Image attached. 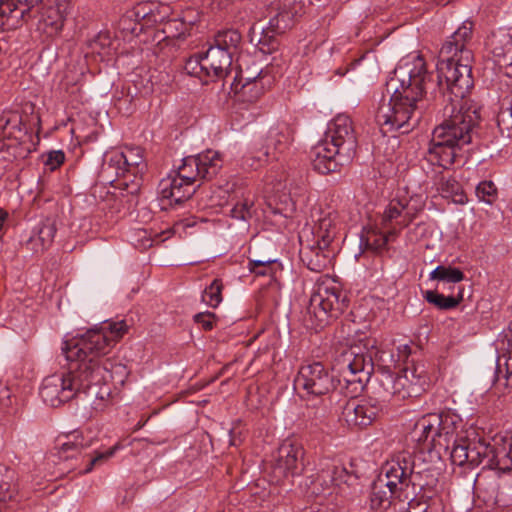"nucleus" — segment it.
<instances>
[{"mask_svg":"<svg viewBox=\"0 0 512 512\" xmlns=\"http://www.w3.org/2000/svg\"><path fill=\"white\" fill-rule=\"evenodd\" d=\"M465 275L462 270L452 266L438 265L429 274L430 280H438L443 283L457 284L463 281Z\"/></svg>","mask_w":512,"mask_h":512,"instance_id":"obj_44","label":"nucleus"},{"mask_svg":"<svg viewBox=\"0 0 512 512\" xmlns=\"http://www.w3.org/2000/svg\"><path fill=\"white\" fill-rule=\"evenodd\" d=\"M341 226L340 216L336 210L325 209L319 212L310 231H303L300 236L310 237V240L324 243V247H330L338 234Z\"/></svg>","mask_w":512,"mask_h":512,"instance_id":"obj_21","label":"nucleus"},{"mask_svg":"<svg viewBox=\"0 0 512 512\" xmlns=\"http://www.w3.org/2000/svg\"><path fill=\"white\" fill-rule=\"evenodd\" d=\"M441 424L434 434L432 448L441 455L442 452L450 455L451 462L458 466L474 468L479 465L480 456L487 451L483 437L475 432L471 435L460 436L463 428L462 418L448 410L438 413Z\"/></svg>","mask_w":512,"mask_h":512,"instance_id":"obj_5","label":"nucleus"},{"mask_svg":"<svg viewBox=\"0 0 512 512\" xmlns=\"http://www.w3.org/2000/svg\"><path fill=\"white\" fill-rule=\"evenodd\" d=\"M201 180H211L223 166V158L220 152L208 149L195 155Z\"/></svg>","mask_w":512,"mask_h":512,"instance_id":"obj_34","label":"nucleus"},{"mask_svg":"<svg viewBox=\"0 0 512 512\" xmlns=\"http://www.w3.org/2000/svg\"><path fill=\"white\" fill-rule=\"evenodd\" d=\"M332 370L339 376L338 383L345 382L352 392L362 389L373 372L371 355L362 346L344 348L334 359Z\"/></svg>","mask_w":512,"mask_h":512,"instance_id":"obj_9","label":"nucleus"},{"mask_svg":"<svg viewBox=\"0 0 512 512\" xmlns=\"http://www.w3.org/2000/svg\"><path fill=\"white\" fill-rule=\"evenodd\" d=\"M310 4L309 0H284L283 3H273L269 7L271 15L268 25L274 33H285L302 17Z\"/></svg>","mask_w":512,"mask_h":512,"instance_id":"obj_18","label":"nucleus"},{"mask_svg":"<svg viewBox=\"0 0 512 512\" xmlns=\"http://www.w3.org/2000/svg\"><path fill=\"white\" fill-rule=\"evenodd\" d=\"M194 321L205 331H210L215 324V315L211 312H201L194 316Z\"/></svg>","mask_w":512,"mask_h":512,"instance_id":"obj_57","label":"nucleus"},{"mask_svg":"<svg viewBox=\"0 0 512 512\" xmlns=\"http://www.w3.org/2000/svg\"><path fill=\"white\" fill-rule=\"evenodd\" d=\"M158 192L162 200H168L170 205L181 204L195 193V187L171 173L159 182Z\"/></svg>","mask_w":512,"mask_h":512,"instance_id":"obj_26","label":"nucleus"},{"mask_svg":"<svg viewBox=\"0 0 512 512\" xmlns=\"http://www.w3.org/2000/svg\"><path fill=\"white\" fill-rule=\"evenodd\" d=\"M430 378L423 363L407 364L394 374L385 369L378 377V395L383 399L394 398L398 401L418 397L429 387Z\"/></svg>","mask_w":512,"mask_h":512,"instance_id":"obj_6","label":"nucleus"},{"mask_svg":"<svg viewBox=\"0 0 512 512\" xmlns=\"http://www.w3.org/2000/svg\"><path fill=\"white\" fill-rule=\"evenodd\" d=\"M493 60L506 74L512 73V30L494 34L490 40Z\"/></svg>","mask_w":512,"mask_h":512,"instance_id":"obj_28","label":"nucleus"},{"mask_svg":"<svg viewBox=\"0 0 512 512\" xmlns=\"http://www.w3.org/2000/svg\"><path fill=\"white\" fill-rule=\"evenodd\" d=\"M421 210L422 207L414 205L411 200L392 199L382 213L381 229L390 230L392 240H396L401 230L408 227Z\"/></svg>","mask_w":512,"mask_h":512,"instance_id":"obj_16","label":"nucleus"},{"mask_svg":"<svg viewBox=\"0 0 512 512\" xmlns=\"http://www.w3.org/2000/svg\"><path fill=\"white\" fill-rule=\"evenodd\" d=\"M442 122L432 133L427 160L448 169L462 148L472 142L480 121V107L472 99H447L442 110Z\"/></svg>","mask_w":512,"mask_h":512,"instance_id":"obj_3","label":"nucleus"},{"mask_svg":"<svg viewBox=\"0 0 512 512\" xmlns=\"http://www.w3.org/2000/svg\"><path fill=\"white\" fill-rule=\"evenodd\" d=\"M423 298L439 310H451L463 300V288H459L456 296H445L436 290H426L423 292Z\"/></svg>","mask_w":512,"mask_h":512,"instance_id":"obj_40","label":"nucleus"},{"mask_svg":"<svg viewBox=\"0 0 512 512\" xmlns=\"http://www.w3.org/2000/svg\"><path fill=\"white\" fill-rule=\"evenodd\" d=\"M280 34L281 33H274L270 31L269 25L266 28H263L261 37L258 40L259 49L263 53H271L274 51L278 46L276 36Z\"/></svg>","mask_w":512,"mask_h":512,"instance_id":"obj_53","label":"nucleus"},{"mask_svg":"<svg viewBox=\"0 0 512 512\" xmlns=\"http://www.w3.org/2000/svg\"><path fill=\"white\" fill-rule=\"evenodd\" d=\"M24 12L20 10L12 0H3L0 2V28L3 30H11L17 28L22 19Z\"/></svg>","mask_w":512,"mask_h":512,"instance_id":"obj_38","label":"nucleus"},{"mask_svg":"<svg viewBox=\"0 0 512 512\" xmlns=\"http://www.w3.org/2000/svg\"><path fill=\"white\" fill-rule=\"evenodd\" d=\"M223 285L220 279H214L209 287L204 290L202 300L209 306L215 308L222 301Z\"/></svg>","mask_w":512,"mask_h":512,"instance_id":"obj_50","label":"nucleus"},{"mask_svg":"<svg viewBox=\"0 0 512 512\" xmlns=\"http://www.w3.org/2000/svg\"><path fill=\"white\" fill-rule=\"evenodd\" d=\"M89 53L100 56L101 60L109 59L115 52V41L109 32H99L87 43Z\"/></svg>","mask_w":512,"mask_h":512,"instance_id":"obj_39","label":"nucleus"},{"mask_svg":"<svg viewBox=\"0 0 512 512\" xmlns=\"http://www.w3.org/2000/svg\"><path fill=\"white\" fill-rule=\"evenodd\" d=\"M380 412L378 403L371 399H351L343 407L342 417L350 427H367Z\"/></svg>","mask_w":512,"mask_h":512,"instance_id":"obj_22","label":"nucleus"},{"mask_svg":"<svg viewBox=\"0 0 512 512\" xmlns=\"http://www.w3.org/2000/svg\"><path fill=\"white\" fill-rule=\"evenodd\" d=\"M476 196L479 201L488 205H492L498 198V190L496 185L490 180L481 181L475 189Z\"/></svg>","mask_w":512,"mask_h":512,"instance_id":"obj_48","label":"nucleus"},{"mask_svg":"<svg viewBox=\"0 0 512 512\" xmlns=\"http://www.w3.org/2000/svg\"><path fill=\"white\" fill-rule=\"evenodd\" d=\"M293 135V129L285 123L272 127L267 137L266 155H269V149L271 148L279 153H283L293 141Z\"/></svg>","mask_w":512,"mask_h":512,"instance_id":"obj_37","label":"nucleus"},{"mask_svg":"<svg viewBox=\"0 0 512 512\" xmlns=\"http://www.w3.org/2000/svg\"><path fill=\"white\" fill-rule=\"evenodd\" d=\"M474 23L465 20L444 42L437 64L439 85L445 81L448 98L468 99L466 94L473 87L472 51Z\"/></svg>","mask_w":512,"mask_h":512,"instance_id":"obj_4","label":"nucleus"},{"mask_svg":"<svg viewBox=\"0 0 512 512\" xmlns=\"http://www.w3.org/2000/svg\"><path fill=\"white\" fill-rule=\"evenodd\" d=\"M179 16L188 31L199 21L200 18L199 12L195 8L191 7L183 10Z\"/></svg>","mask_w":512,"mask_h":512,"instance_id":"obj_56","label":"nucleus"},{"mask_svg":"<svg viewBox=\"0 0 512 512\" xmlns=\"http://www.w3.org/2000/svg\"><path fill=\"white\" fill-rule=\"evenodd\" d=\"M18 123L19 116L17 114H13L9 118H0V149L4 146L2 139L11 137L13 134L12 129H15Z\"/></svg>","mask_w":512,"mask_h":512,"instance_id":"obj_54","label":"nucleus"},{"mask_svg":"<svg viewBox=\"0 0 512 512\" xmlns=\"http://www.w3.org/2000/svg\"><path fill=\"white\" fill-rule=\"evenodd\" d=\"M172 14L170 5L157 1H146L138 3L132 10L128 11L121 19L123 29L138 34L145 28L165 25V22Z\"/></svg>","mask_w":512,"mask_h":512,"instance_id":"obj_12","label":"nucleus"},{"mask_svg":"<svg viewBox=\"0 0 512 512\" xmlns=\"http://www.w3.org/2000/svg\"><path fill=\"white\" fill-rule=\"evenodd\" d=\"M232 64L231 55L211 45L204 54H196L187 61L186 70L194 75L204 73L211 78H225Z\"/></svg>","mask_w":512,"mask_h":512,"instance_id":"obj_14","label":"nucleus"},{"mask_svg":"<svg viewBox=\"0 0 512 512\" xmlns=\"http://www.w3.org/2000/svg\"><path fill=\"white\" fill-rule=\"evenodd\" d=\"M350 160L342 155L339 148L330 145L324 140L317 143L311 150L312 166L320 174L336 172L344 162Z\"/></svg>","mask_w":512,"mask_h":512,"instance_id":"obj_24","label":"nucleus"},{"mask_svg":"<svg viewBox=\"0 0 512 512\" xmlns=\"http://www.w3.org/2000/svg\"><path fill=\"white\" fill-rule=\"evenodd\" d=\"M295 388L299 391L301 398L310 401L323 397L332 392L335 388L334 376L322 362L313 361L303 363L295 378Z\"/></svg>","mask_w":512,"mask_h":512,"instance_id":"obj_11","label":"nucleus"},{"mask_svg":"<svg viewBox=\"0 0 512 512\" xmlns=\"http://www.w3.org/2000/svg\"><path fill=\"white\" fill-rule=\"evenodd\" d=\"M441 424V420L438 417V413H429L419 418L411 431V438L413 441L421 444H427L426 448L430 451H434L432 448V440L434 434L437 433V429Z\"/></svg>","mask_w":512,"mask_h":512,"instance_id":"obj_31","label":"nucleus"},{"mask_svg":"<svg viewBox=\"0 0 512 512\" xmlns=\"http://www.w3.org/2000/svg\"><path fill=\"white\" fill-rule=\"evenodd\" d=\"M241 34L234 29L218 32L214 39V47H219L228 52L231 56L241 43Z\"/></svg>","mask_w":512,"mask_h":512,"instance_id":"obj_43","label":"nucleus"},{"mask_svg":"<svg viewBox=\"0 0 512 512\" xmlns=\"http://www.w3.org/2000/svg\"><path fill=\"white\" fill-rule=\"evenodd\" d=\"M40 396L46 404L52 407H58L65 403L64 400H62V397H60L56 386L51 383L50 376L44 378L40 388Z\"/></svg>","mask_w":512,"mask_h":512,"instance_id":"obj_47","label":"nucleus"},{"mask_svg":"<svg viewBox=\"0 0 512 512\" xmlns=\"http://www.w3.org/2000/svg\"><path fill=\"white\" fill-rule=\"evenodd\" d=\"M394 499L400 501L409 500V495L399 487H393L390 480L380 476L372 485L370 494V506L377 512L387 510Z\"/></svg>","mask_w":512,"mask_h":512,"instance_id":"obj_25","label":"nucleus"},{"mask_svg":"<svg viewBox=\"0 0 512 512\" xmlns=\"http://www.w3.org/2000/svg\"><path fill=\"white\" fill-rule=\"evenodd\" d=\"M119 449V445L116 444L106 450L105 452H96L93 456H90L86 466L79 470V474H87L93 470L95 466L103 464L109 458H111L115 452Z\"/></svg>","mask_w":512,"mask_h":512,"instance_id":"obj_51","label":"nucleus"},{"mask_svg":"<svg viewBox=\"0 0 512 512\" xmlns=\"http://www.w3.org/2000/svg\"><path fill=\"white\" fill-rule=\"evenodd\" d=\"M347 306L346 294L339 284L328 275L321 276L314 285L307 308L311 327L322 329L330 319L342 314Z\"/></svg>","mask_w":512,"mask_h":512,"instance_id":"obj_7","label":"nucleus"},{"mask_svg":"<svg viewBox=\"0 0 512 512\" xmlns=\"http://www.w3.org/2000/svg\"><path fill=\"white\" fill-rule=\"evenodd\" d=\"M107 168L113 169L119 178L127 179L123 184L128 186V181L136 191L140 185L141 175L146 169L143 151L139 147H124L122 150L112 151L106 163Z\"/></svg>","mask_w":512,"mask_h":512,"instance_id":"obj_13","label":"nucleus"},{"mask_svg":"<svg viewBox=\"0 0 512 512\" xmlns=\"http://www.w3.org/2000/svg\"><path fill=\"white\" fill-rule=\"evenodd\" d=\"M91 439H86L81 431L75 430L57 438L58 455L60 459L77 458L82 450L91 446Z\"/></svg>","mask_w":512,"mask_h":512,"instance_id":"obj_30","label":"nucleus"},{"mask_svg":"<svg viewBox=\"0 0 512 512\" xmlns=\"http://www.w3.org/2000/svg\"><path fill=\"white\" fill-rule=\"evenodd\" d=\"M56 232L55 219L46 218L33 229L25 246L35 253L43 252L52 245Z\"/></svg>","mask_w":512,"mask_h":512,"instance_id":"obj_29","label":"nucleus"},{"mask_svg":"<svg viewBox=\"0 0 512 512\" xmlns=\"http://www.w3.org/2000/svg\"><path fill=\"white\" fill-rule=\"evenodd\" d=\"M272 82V77L267 72L260 70L254 78H245V82L237 93L243 101L253 103L263 95L267 88L271 87Z\"/></svg>","mask_w":512,"mask_h":512,"instance_id":"obj_32","label":"nucleus"},{"mask_svg":"<svg viewBox=\"0 0 512 512\" xmlns=\"http://www.w3.org/2000/svg\"><path fill=\"white\" fill-rule=\"evenodd\" d=\"M275 259L267 258L263 260H250L249 261V270L256 275H266L271 269L272 265L275 263Z\"/></svg>","mask_w":512,"mask_h":512,"instance_id":"obj_55","label":"nucleus"},{"mask_svg":"<svg viewBox=\"0 0 512 512\" xmlns=\"http://www.w3.org/2000/svg\"><path fill=\"white\" fill-rule=\"evenodd\" d=\"M398 350L403 353V357L405 358H407L410 353V347L408 345L399 346Z\"/></svg>","mask_w":512,"mask_h":512,"instance_id":"obj_62","label":"nucleus"},{"mask_svg":"<svg viewBox=\"0 0 512 512\" xmlns=\"http://www.w3.org/2000/svg\"><path fill=\"white\" fill-rule=\"evenodd\" d=\"M322 140L339 148L346 159H352L355 154L357 140L351 118L345 114L336 115L328 123Z\"/></svg>","mask_w":512,"mask_h":512,"instance_id":"obj_17","label":"nucleus"},{"mask_svg":"<svg viewBox=\"0 0 512 512\" xmlns=\"http://www.w3.org/2000/svg\"><path fill=\"white\" fill-rule=\"evenodd\" d=\"M393 241L390 235V230L381 231L380 229L374 228L368 231L365 246L367 249L372 250L377 254H381L387 251L388 242Z\"/></svg>","mask_w":512,"mask_h":512,"instance_id":"obj_42","label":"nucleus"},{"mask_svg":"<svg viewBox=\"0 0 512 512\" xmlns=\"http://www.w3.org/2000/svg\"><path fill=\"white\" fill-rule=\"evenodd\" d=\"M233 206L230 209V217L235 220L248 222L254 214L255 197L247 189L241 188L232 198Z\"/></svg>","mask_w":512,"mask_h":512,"instance_id":"obj_33","label":"nucleus"},{"mask_svg":"<svg viewBox=\"0 0 512 512\" xmlns=\"http://www.w3.org/2000/svg\"><path fill=\"white\" fill-rule=\"evenodd\" d=\"M300 259L306 267L314 272H322L331 265L334 253L324 243L310 240V237L299 236Z\"/></svg>","mask_w":512,"mask_h":512,"instance_id":"obj_23","label":"nucleus"},{"mask_svg":"<svg viewBox=\"0 0 512 512\" xmlns=\"http://www.w3.org/2000/svg\"><path fill=\"white\" fill-rule=\"evenodd\" d=\"M162 31L167 34V37L181 38L185 36L189 31L182 23L179 15L173 18H168L163 26Z\"/></svg>","mask_w":512,"mask_h":512,"instance_id":"obj_52","label":"nucleus"},{"mask_svg":"<svg viewBox=\"0 0 512 512\" xmlns=\"http://www.w3.org/2000/svg\"><path fill=\"white\" fill-rule=\"evenodd\" d=\"M304 454L301 444L285 440L278 448L274 472L283 477L301 474L304 466Z\"/></svg>","mask_w":512,"mask_h":512,"instance_id":"obj_20","label":"nucleus"},{"mask_svg":"<svg viewBox=\"0 0 512 512\" xmlns=\"http://www.w3.org/2000/svg\"><path fill=\"white\" fill-rule=\"evenodd\" d=\"M71 10L69 0H56L55 5L48 7L41 20L38 28L48 37L59 34L64 26V22Z\"/></svg>","mask_w":512,"mask_h":512,"instance_id":"obj_27","label":"nucleus"},{"mask_svg":"<svg viewBox=\"0 0 512 512\" xmlns=\"http://www.w3.org/2000/svg\"><path fill=\"white\" fill-rule=\"evenodd\" d=\"M438 191L443 198H451L454 202H463L464 195L461 191V185L452 177H442L438 183Z\"/></svg>","mask_w":512,"mask_h":512,"instance_id":"obj_46","label":"nucleus"},{"mask_svg":"<svg viewBox=\"0 0 512 512\" xmlns=\"http://www.w3.org/2000/svg\"><path fill=\"white\" fill-rule=\"evenodd\" d=\"M7 217L8 213L5 210L0 209V230H2Z\"/></svg>","mask_w":512,"mask_h":512,"instance_id":"obj_61","label":"nucleus"},{"mask_svg":"<svg viewBox=\"0 0 512 512\" xmlns=\"http://www.w3.org/2000/svg\"><path fill=\"white\" fill-rule=\"evenodd\" d=\"M127 332L128 325L124 320L106 321L100 327L89 329L80 337L64 341L62 344L61 350L66 360H92L93 365L97 364L105 368L108 374L105 379L84 387L83 394L79 398L86 400L95 410L104 408L103 402L110 394L109 388L103 387L102 384L114 380V374L125 373V366L113 364L106 356Z\"/></svg>","mask_w":512,"mask_h":512,"instance_id":"obj_2","label":"nucleus"},{"mask_svg":"<svg viewBox=\"0 0 512 512\" xmlns=\"http://www.w3.org/2000/svg\"><path fill=\"white\" fill-rule=\"evenodd\" d=\"M318 407H308L306 414V428L310 433L318 435L329 429V410L325 399H320Z\"/></svg>","mask_w":512,"mask_h":512,"instance_id":"obj_35","label":"nucleus"},{"mask_svg":"<svg viewBox=\"0 0 512 512\" xmlns=\"http://www.w3.org/2000/svg\"><path fill=\"white\" fill-rule=\"evenodd\" d=\"M64 160H65V154L63 151H61V150L51 151L48 154L47 159L45 160V165L51 171H54L64 163Z\"/></svg>","mask_w":512,"mask_h":512,"instance_id":"obj_58","label":"nucleus"},{"mask_svg":"<svg viewBox=\"0 0 512 512\" xmlns=\"http://www.w3.org/2000/svg\"><path fill=\"white\" fill-rule=\"evenodd\" d=\"M507 338V356L505 359V373L501 375V366L498 364V374L496 376L495 385L497 387L504 386L509 388L512 386V323L509 326V332L506 334Z\"/></svg>","mask_w":512,"mask_h":512,"instance_id":"obj_41","label":"nucleus"},{"mask_svg":"<svg viewBox=\"0 0 512 512\" xmlns=\"http://www.w3.org/2000/svg\"><path fill=\"white\" fill-rule=\"evenodd\" d=\"M20 10L24 12V16L28 14L33 8L37 7L42 0H12Z\"/></svg>","mask_w":512,"mask_h":512,"instance_id":"obj_60","label":"nucleus"},{"mask_svg":"<svg viewBox=\"0 0 512 512\" xmlns=\"http://www.w3.org/2000/svg\"><path fill=\"white\" fill-rule=\"evenodd\" d=\"M431 82L426 63L417 55L399 64L386 84L389 100L383 96L375 119L383 134L396 130L407 133L420 119V103Z\"/></svg>","mask_w":512,"mask_h":512,"instance_id":"obj_1","label":"nucleus"},{"mask_svg":"<svg viewBox=\"0 0 512 512\" xmlns=\"http://www.w3.org/2000/svg\"><path fill=\"white\" fill-rule=\"evenodd\" d=\"M315 474L310 476L309 489L312 494H330L334 486L347 483L351 475L347 469L331 458H321L316 464Z\"/></svg>","mask_w":512,"mask_h":512,"instance_id":"obj_15","label":"nucleus"},{"mask_svg":"<svg viewBox=\"0 0 512 512\" xmlns=\"http://www.w3.org/2000/svg\"><path fill=\"white\" fill-rule=\"evenodd\" d=\"M496 123L501 135L512 139V105L500 108L496 116Z\"/></svg>","mask_w":512,"mask_h":512,"instance_id":"obj_49","label":"nucleus"},{"mask_svg":"<svg viewBox=\"0 0 512 512\" xmlns=\"http://www.w3.org/2000/svg\"><path fill=\"white\" fill-rule=\"evenodd\" d=\"M426 233V224L421 222L415 225L414 228L407 231V238L409 241H417L419 237L424 236Z\"/></svg>","mask_w":512,"mask_h":512,"instance_id":"obj_59","label":"nucleus"},{"mask_svg":"<svg viewBox=\"0 0 512 512\" xmlns=\"http://www.w3.org/2000/svg\"><path fill=\"white\" fill-rule=\"evenodd\" d=\"M492 446L490 441L483 437L487 451L480 456L479 465L484 463V468L495 469L502 473L512 472V434L496 436Z\"/></svg>","mask_w":512,"mask_h":512,"instance_id":"obj_19","label":"nucleus"},{"mask_svg":"<svg viewBox=\"0 0 512 512\" xmlns=\"http://www.w3.org/2000/svg\"><path fill=\"white\" fill-rule=\"evenodd\" d=\"M16 472L4 465H0V503L17 501L19 487Z\"/></svg>","mask_w":512,"mask_h":512,"instance_id":"obj_36","label":"nucleus"},{"mask_svg":"<svg viewBox=\"0 0 512 512\" xmlns=\"http://www.w3.org/2000/svg\"><path fill=\"white\" fill-rule=\"evenodd\" d=\"M420 456L414 451L402 450L394 453L382 466L381 474L390 480L393 487L406 492L410 487H423L420 479L427 470L418 463Z\"/></svg>","mask_w":512,"mask_h":512,"instance_id":"obj_10","label":"nucleus"},{"mask_svg":"<svg viewBox=\"0 0 512 512\" xmlns=\"http://www.w3.org/2000/svg\"><path fill=\"white\" fill-rule=\"evenodd\" d=\"M69 369L67 372L49 375L51 383L56 386L60 397L64 402L78 399L83 394V388L90 383L99 382L105 379L107 372L104 367L93 365L92 360H67Z\"/></svg>","mask_w":512,"mask_h":512,"instance_id":"obj_8","label":"nucleus"},{"mask_svg":"<svg viewBox=\"0 0 512 512\" xmlns=\"http://www.w3.org/2000/svg\"><path fill=\"white\" fill-rule=\"evenodd\" d=\"M173 173L182 178V181H186L192 186H194L196 181L201 180L195 156L183 158L182 164Z\"/></svg>","mask_w":512,"mask_h":512,"instance_id":"obj_45","label":"nucleus"}]
</instances>
